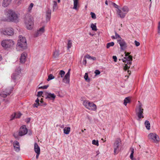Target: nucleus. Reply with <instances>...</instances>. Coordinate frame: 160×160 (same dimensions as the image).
Returning <instances> with one entry per match:
<instances>
[{
  "instance_id": "1",
  "label": "nucleus",
  "mask_w": 160,
  "mask_h": 160,
  "mask_svg": "<svg viewBox=\"0 0 160 160\" xmlns=\"http://www.w3.org/2000/svg\"><path fill=\"white\" fill-rule=\"evenodd\" d=\"M5 13L8 18L11 21L17 22L18 21V17L14 12L11 10L5 11Z\"/></svg>"
},
{
  "instance_id": "2",
  "label": "nucleus",
  "mask_w": 160,
  "mask_h": 160,
  "mask_svg": "<svg viewBox=\"0 0 160 160\" xmlns=\"http://www.w3.org/2000/svg\"><path fill=\"white\" fill-rule=\"evenodd\" d=\"M24 22L27 29H32L33 26V20L31 15L29 14H26L24 18Z\"/></svg>"
},
{
  "instance_id": "3",
  "label": "nucleus",
  "mask_w": 160,
  "mask_h": 160,
  "mask_svg": "<svg viewBox=\"0 0 160 160\" xmlns=\"http://www.w3.org/2000/svg\"><path fill=\"white\" fill-rule=\"evenodd\" d=\"M138 105L136 107V113L138 117V120L140 121L141 118H144L143 115V109L142 107V104L139 101H138Z\"/></svg>"
},
{
  "instance_id": "4",
  "label": "nucleus",
  "mask_w": 160,
  "mask_h": 160,
  "mask_svg": "<svg viewBox=\"0 0 160 160\" xmlns=\"http://www.w3.org/2000/svg\"><path fill=\"white\" fill-rule=\"evenodd\" d=\"M17 46V48H20L21 49H26L27 46L26 40L25 37L21 35L19 36Z\"/></svg>"
},
{
  "instance_id": "5",
  "label": "nucleus",
  "mask_w": 160,
  "mask_h": 160,
  "mask_svg": "<svg viewBox=\"0 0 160 160\" xmlns=\"http://www.w3.org/2000/svg\"><path fill=\"white\" fill-rule=\"evenodd\" d=\"M83 105L87 109L92 111H95L97 109V106L93 102L89 100H86L83 101Z\"/></svg>"
},
{
  "instance_id": "6",
  "label": "nucleus",
  "mask_w": 160,
  "mask_h": 160,
  "mask_svg": "<svg viewBox=\"0 0 160 160\" xmlns=\"http://www.w3.org/2000/svg\"><path fill=\"white\" fill-rule=\"evenodd\" d=\"M13 41L11 39H5L2 40L1 43L2 46L5 49L11 48L14 45Z\"/></svg>"
},
{
  "instance_id": "7",
  "label": "nucleus",
  "mask_w": 160,
  "mask_h": 160,
  "mask_svg": "<svg viewBox=\"0 0 160 160\" xmlns=\"http://www.w3.org/2000/svg\"><path fill=\"white\" fill-rule=\"evenodd\" d=\"M129 11V9L127 6H124L122 8V10L118 9L117 11V13L121 18H123Z\"/></svg>"
},
{
  "instance_id": "8",
  "label": "nucleus",
  "mask_w": 160,
  "mask_h": 160,
  "mask_svg": "<svg viewBox=\"0 0 160 160\" xmlns=\"http://www.w3.org/2000/svg\"><path fill=\"white\" fill-rule=\"evenodd\" d=\"M148 138L154 142L158 143L159 142V136L155 133H151L148 136Z\"/></svg>"
},
{
  "instance_id": "9",
  "label": "nucleus",
  "mask_w": 160,
  "mask_h": 160,
  "mask_svg": "<svg viewBox=\"0 0 160 160\" xmlns=\"http://www.w3.org/2000/svg\"><path fill=\"white\" fill-rule=\"evenodd\" d=\"M117 41L120 45L121 49L122 50H124L127 47V44L125 41L123 39H118Z\"/></svg>"
},
{
  "instance_id": "10",
  "label": "nucleus",
  "mask_w": 160,
  "mask_h": 160,
  "mask_svg": "<svg viewBox=\"0 0 160 160\" xmlns=\"http://www.w3.org/2000/svg\"><path fill=\"white\" fill-rule=\"evenodd\" d=\"M121 142V141L119 139L116 140L114 144V152L115 154H117L119 150V146L120 145V143Z\"/></svg>"
},
{
  "instance_id": "11",
  "label": "nucleus",
  "mask_w": 160,
  "mask_h": 160,
  "mask_svg": "<svg viewBox=\"0 0 160 160\" xmlns=\"http://www.w3.org/2000/svg\"><path fill=\"white\" fill-rule=\"evenodd\" d=\"M2 32L4 35L12 36L14 32L12 28H7L6 30H2Z\"/></svg>"
},
{
  "instance_id": "12",
  "label": "nucleus",
  "mask_w": 160,
  "mask_h": 160,
  "mask_svg": "<svg viewBox=\"0 0 160 160\" xmlns=\"http://www.w3.org/2000/svg\"><path fill=\"white\" fill-rule=\"evenodd\" d=\"M46 99L51 100H54L56 97V95L54 93L50 92H45Z\"/></svg>"
},
{
  "instance_id": "13",
  "label": "nucleus",
  "mask_w": 160,
  "mask_h": 160,
  "mask_svg": "<svg viewBox=\"0 0 160 160\" xmlns=\"http://www.w3.org/2000/svg\"><path fill=\"white\" fill-rule=\"evenodd\" d=\"M28 132V129L26 128L25 125L22 126L19 130V135L20 136H22L26 134Z\"/></svg>"
},
{
  "instance_id": "14",
  "label": "nucleus",
  "mask_w": 160,
  "mask_h": 160,
  "mask_svg": "<svg viewBox=\"0 0 160 160\" xmlns=\"http://www.w3.org/2000/svg\"><path fill=\"white\" fill-rule=\"evenodd\" d=\"M21 72V69L20 67H18L15 69V72L11 76V78L12 79L15 80L17 79L18 75Z\"/></svg>"
},
{
  "instance_id": "15",
  "label": "nucleus",
  "mask_w": 160,
  "mask_h": 160,
  "mask_svg": "<svg viewBox=\"0 0 160 160\" xmlns=\"http://www.w3.org/2000/svg\"><path fill=\"white\" fill-rule=\"evenodd\" d=\"M70 69H69L68 72L65 75L62 80L63 82L66 83H69L70 82Z\"/></svg>"
},
{
  "instance_id": "16",
  "label": "nucleus",
  "mask_w": 160,
  "mask_h": 160,
  "mask_svg": "<svg viewBox=\"0 0 160 160\" xmlns=\"http://www.w3.org/2000/svg\"><path fill=\"white\" fill-rule=\"evenodd\" d=\"M44 28V27L43 26L40 28L38 30H37V31L35 33L34 37H37L41 35L45 31Z\"/></svg>"
},
{
  "instance_id": "17",
  "label": "nucleus",
  "mask_w": 160,
  "mask_h": 160,
  "mask_svg": "<svg viewBox=\"0 0 160 160\" xmlns=\"http://www.w3.org/2000/svg\"><path fill=\"white\" fill-rule=\"evenodd\" d=\"M132 57L131 56H128L123 58L122 59V61L123 62L127 63V64L130 65L132 63Z\"/></svg>"
},
{
  "instance_id": "18",
  "label": "nucleus",
  "mask_w": 160,
  "mask_h": 160,
  "mask_svg": "<svg viewBox=\"0 0 160 160\" xmlns=\"http://www.w3.org/2000/svg\"><path fill=\"white\" fill-rule=\"evenodd\" d=\"M13 146L14 150L16 152H19L20 150V146L19 142L15 141L13 142Z\"/></svg>"
},
{
  "instance_id": "19",
  "label": "nucleus",
  "mask_w": 160,
  "mask_h": 160,
  "mask_svg": "<svg viewBox=\"0 0 160 160\" xmlns=\"http://www.w3.org/2000/svg\"><path fill=\"white\" fill-rule=\"evenodd\" d=\"M27 56V54L25 52H23L21 54L20 58V62H21L22 63H24L26 60Z\"/></svg>"
},
{
  "instance_id": "20",
  "label": "nucleus",
  "mask_w": 160,
  "mask_h": 160,
  "mask_svg": "<svg viewBox=\"0 0 160 160\" xmlns=\"http://www.w3.org/2000/svg\"><path fill=\"white\" fill-rule=\"evenodd\" d=\"M12 0H3L2 6L4 7H8L11 3Z\"/></svg>"
},
{
  "instance_id": "21",
  "label": "nucleus",
  "mask_w": 160,
  "mask_h": 160,
  "mask_svg": "<svg viewBox=\"0 0 160 160\" xmlns=\"http://www.w3.org/2000/svg\"><path fill=\"white\" fill-rule=\"evenodd\" d=\"M22 115V114L20 112H16L14 114L12 115L11 117V120L14 119V118H19Z\"/></svg>"
},
{
  "instance_id": "22",
  "label": "nucleus",
  "mask_w": 160,
  "mask_h": 160,
  "mask_svg": "<svg viewBox=\"0 0 160 160\" xmlns=\"http://www.w3.org/2000/svg\"><path fill=\"white\" fill-rule=\"evenodd\" d=\"M51 11L50 10H48L46 13V21L48 22L49 21L51 18Z\"/></svg>"
},
{
  "instance_id": "23",
  "label": "nucleus",
  "mask_w": 160,
  "mask_h": 160,
  "mask_svg": "<svg viewBox=\"0 0 160 160\" xmlns=\"http://www.w3.org/2000/svg\"><path fill=\"white\" fill-rule=\"evenodd\" d=\"M34 150L36 153H40V148L36 143L34 144Z\"/></svg>"
},
{
  "instance_id": "24",
  "label": "nucleus",
  "mask_w": 160,
  "mask_h": 160,
  "mask_svg": "<svg viewBox=\"0 0 160 160\" xmlns=\"http://www.w3.org/2000/svg\"><path fill=\"white\" fill-rule=\"evenodd\" d=\"M73 9L76 10H78V0H73Z\"/></svg>"
},
{
  "instance_id": "25",
  "label": "nucleus",
  "mask_w": 160,
  "mask_h": 160,
  "mask_svg": "<svg viewBox=\"0 0 160 160\" xmlns=\"http://www.w3.org/2000/svg\"><path fill=\"white\" fill-rule=\"evenodd\" d=\"M131 101V99L130 97H128L126 98L124 100V104L126 106L127 104V103H129Z\"/></svg>"
},
{
  "instance_id": "26",
  "label": "nucleus",
  "mask_w": 160,
  "mask_h": 160,
  "mask_svg": "<svg viewBox=\"0 0 160 160\" xmlns=\"http://www.w3.org/2000/svg\"><path fill=\"white\" fill-rule=\"evenodd\" d=\"M11 93L10 92H6L5 91H3L0 94V95L3 98H5L8 95H9Z\"/></svg>"
},
{
  "instance_id": "27",
  "label": "nucleus",
  "mask_w": 160,
  "mask_h": 160,
  "mask_svg": "<svg viewBox=\"0 0 160 160\" xmlns=\"http://www.w3.org/2000/svg\"><path fill=\"white\" fill-rule=\"evenodd\" d=\"M146 128L148 130H149L150 129V125L149 122L148 121L146 120L144 123Z\"/></svg>"
},
{
  "instance_id": "28",
  "label": "nucleus",
  "mask_w": 160,
  "mask_h": 160,
  "mask_svg": "<svg viewBox=\"0 0 160 160\" xmlns=\"http://www.w3.org/2000/svg\"><path fill=\"white\" fill-rule=\"evenodd\" d=\"M70 130V128L69 127H65L64 129V132L65 134H68Z\"/></svg>"
},
{
  "instance_id": "29",
  "label": "nucleus",
  "mask_w": 160,
  "mask_h": 160,
  "mask_svg": "<svg viewBox=\"0 0 160 160\" xmlns=\"http://www.w3.org/2000/svg\"><path fill=\"white\" fill-rule=\"evenodd\" d=\"M39 101H40L39 99L38 98H37L35 101L36 103H35L34 105V107L37 108L38 106L39 105H40V106L43 105L42 104H40V103H39Z\"/></svg>"
},
{
  "instance_id": "30",
  "label": "nucleus",
  "mask_w": 160,
  "mask_h": 160,
  "mask_svg": "<svg viewBox=\"0 0 160 160\" xmlns=\"http://www.w3.org/2000/svg\"><path fill=\"white\" fill-rule=\"evenodd\" d=\"M53 2V10L54 11V10H56L58 8V5L57 2L56 1H52Z\"/></svg>"
},
{
  "instance_id": "31",
  "label": "nucleus",
  "mask_w": 160,
  "mask_h": 160,
  "mask_svg": "<svg viewBox=\"0 0 160 160\" xmlns=\"http://www.w3.org/2000/svg\"><path fill=\"white\" fill-rule=\"evenodd\" d=\"M72 42L71 40H69L68 41L67 44V48L68 50H69L72 46Z\"/></svg>"
},
{
  "instance_id": "32",
  "label": "nucleus",
  "mask_w": 160,
  "mask_h": 160,
  "mask_svg": "<svg viewBox=\"0 0 160 160\" xmlns=\"http://www.w3.org/2000/svg\"><path fill=\"white\" fill-rule=\"evenodd\" d=\"M114 43L113 42H111L107 43L106 47L107 48H109L110 47H112L114 46Z\"/></svg>"
},
{
  "instance_id": "33",
  "label": "nucleus",
  "mask_w": 160,
  "mask_h": 160,
  "mask_svg": "<svg viewBox=\"0 0 160 160\" xmlns=\"http://www.w3.org/2000/svg\"><path fill=\"white\" fill-rule=\"evenodd\" d=\"M91 28H92V30L96 31L97 30V27L96 24L92 23L91 25Z\"/></svg>"
},
{
  "instance_id": "34",
  "label": "nucleus",
  "mask_w": 160,
  "mask_h": 160,
  "mask_svg": "<svg viewBox=\"0 0 160 160\" xmlns=\"http://www.w3.org/2000/svg\"><path fill=\"white\" fill-rule=\"evenodd\" d=\"M65 74V72L62 70H61L60 71L59 73V75L61 78H63L64 75Z\"/></svg>"
},
{
  "instance_id": "35",
  "label": "nucleus",
  "mask_w": 160,
  "mask_h": 160,
  "mask_svg": "<svg viewBox=\"0 0 160 160\" xmlns=\"http://www.w3.org/2000/svg\"><path fill=\"white\" fill-rule=\"evenodd\" d=\"M53 56L55 58H57L59 55V51L58 50H55L53 53Z\"/></svg>"
},
{
  "instance_id": "36",
  "label": "nucleus",
  "mask_w": 160,
  "mask_h": 160,
  "mask_svg": "<svg viewBox=\"0 0 160 160\" xmlns=\"http://www.w3.org/2000/svg\"><path fill=\"white\" fill-rule=\"evenodd\" d=\"M109 4L110 5H112L113 6H114L115 8L118 9V6L115 3L113 2H110Z\"/></svg>"
},
{
  "instance_id": "37",
  "label": "nucleus",
  "mask_w": 160,
  "mask_h": 160,
  "mask_svg": "<svg viewBox=\"0 0 160 160\" xmlns=\"http://www.w3.org/2000/svg\"><path fill=\"white\" fill-rule=\"evenodd\" d=\"M134 149L133 147H131L130 148V151L131 152V153L130 156V157H131V158H132V156H133V153H134Z\"/></svg>"
},
{
  "instance_id": "38",
  "label": "nucleus",
  "mask_w": 160,
  "mask_h": 160,
  "mask_svg": "<svg viewBox=\"0 0 160 160\" xmlns=\"http://www.w3.org/2000/svg\"><path fill=\"white\" fill-rule=\"evenodd\" d=\"M54 78V77L52 74H50L48 77V78L47 79V81H49L50 80Z\"/></svg>"
},
{
  "instance_id": "39",
  "label": "nucleus",
  "mask_w": 160,
  "mask_h": 160,
  "mask_svg": "<svg viewBox=\"0 0 160 160\" xmlns=\"http://www.w3.org/2000/svg\"><path fill=\"white\" fill-rule=\"evenodd\" d=\"M92 143L93 144L96 145L97 146H98V140H93L92 141Z\"/></svg>"
},
{
  "instance_id": "40",
  "label": "nucleus",
  "mask_w": 160,
  "mask_h": 160,
  "mask_svg": "<svg viewBox=\"0 0 160 160\" xmlns=\"http://www.w3.org/2000/svg\"><path fill=\"white\" fill-rule=\"evenodd\" d=\"M84 78L88 82H89L90 79L88 78V73H85V75H84Z\"/></svg>"
},
{
  "instance_id": "41",
  "label": "nucleus",
  "mask_w": 160,
  "mask_h": 160,
  "mask_svg": "<svg viewBox=\"0 0 160 160\" xmlns=\"http://www.w3.org/2000/svg\"><path fill=\"white\" fill-rule=\"evenodd\" d=\"M115 38L116 39H122L120 37V36L116 32H115Z\"/></svg>"
},
{
  "instance_id": "42",
  "label": "nucleus",
  "mask_w": 160,
  "mask_h": 160,
  "mask_svg": "<svg viewBox=\"0 0 160 160\" xmlns=\"http://www.w3.org/2000/svg\"><path fill=\"white\" fill-rule=\"evenodd\" d=\"M157 32L158 33L160 34V21L158 23Z\"/></svg>"
},
{
  "instance_id": "43",
  "label": "nucleus",
  "mask_w": 160,
  "mask_h": 160,
  "mask_svg": "<svg viewBox=\"0 0 160 160\" xmlns=\"http://www.w3.org/2000/svg\"><path fill=\"white\" fill-rule=\"evenodd\" d=\"M33 3H31L29 7H28V10L29 12H30L31 9H32V8L33 7Z\"/></svg>"
},
{
  "instance_id": "44",
  "label": "nucleus",
  "mask_w": 160,
  "mask_h": 160,
  "mask_svg": "<svg viewBox=\"0 0 160 160\" xmlns=\"http://www.w3.org/2000/svg\"><path fill=\"white\" fill-rule=\"evenodd\" d=\"M90 15L91 16L92 18L93 19H95L96 18V16L95 14L92 12H91L90 13Z\"/></svg>"
},
{
  "instance_id": "45",
  "label": "nucleus",
  "mask_w": 160,
  "mask_h": 160,
  "mask_svg": "<svg viewBox=\"0 0 160 160\" xmlns=\"http://www.w3.org/2000/svg\"><path fill=\"white\" fill-rule=\"evenodd\" d=\"M128 64H126L125 65L124 67V69L125 70H127L129 69V68H130V66H128Z\"/></svg>"
},
{
  "instance_id": "46",
  "label": "nucleus",
  "mask_w": 160,
  "mask_h": 160,
  "mask_svg": "<svg viewBox=\"0 0 160 160\" xmlns=\"http://www.w3.org/2000/svg\"><path fill=\"white\" fill-rule=\"evenodd\" d=\"M48 86H49L48 85H45L44 86H41L40 87H39V88H42V89H46L48 87Z\"/></svg>"
},
{
  "instance_id": "47",
  "label": "nucleus",
  "mask_w": 160,
  "mask_h": 160,
  "mask_svg": "<svg viewBox=\"0 0 160 160\" xmlns=\"http://www.w3.org/2000/svg\"><path fill=\"white\" fill-rule=\"evenodd\" d=\"M96 74V75H97L99 74L100 73V71L98 70H96L94 72Z\"/></svg>"
},
{
  "instance_id": "48",
  "label": "nucleus",
  "mask_w": 160,
  "mask_h": 160,
  "mask_svg": "<svg viewBox=\"0 0 160 160\" xmlns=\"http://www.w3.org/2000/svg\"><path fill=\"white\" fill-rule=\"evenodd\" d=\"M134 43L136 46L137 47L139 46L140 45V43L138 42L136 40L134 41Z\"/></svg>"
},
{
  "instance_id": "49",
  "label": "nucleus",
  "mask_w": 160,
  "mask_h": 160,
  "mask_svg": "<svg viewBox=\"0 0 160 160\" xmlns=\"http://www.w3.org/2000/svg\"><path fill=\"white\" fill-rule=\"evenodd\" d=\"M43 93V92L42 91H39L38 92V93L37 96L38 97H40L42 95Z\"/></svg>"
},
{
  "instance_id": "50",
  "label": "nucleus",
  "mask_w": 160,
  "mask_h": 160,
  "mask_svg": "<svg viewBox=\"0 0 160 160\" xmlns=\"http://www.w3.org/2000/svg\"><path fill=\"white\" fill-rule=\"evenodd\" d=\"M82 63L83 65H85L87 63V61L86 59L84 58L82 61Z\"/></svg>"
},
{
  "instance_id": "51",
  "label": "nucleus",
  "mask_w": 160,
  "mask_h": 160,
  "mask_svg": "<svg viewBox=\"0 0 160 160\" xmlns=\"http://www.w3.org/2000/svg\"><path fill=\"white\" fill-rule=\"evenodd\" d=\"M112 58L115 62H116L117 61V57L116 56H113L112 57Z\"/></svg>"
},
{
  "instance_id": "52",
  "label": "nucleus",
  "mask_w": 160,
  "mask_h": 160,
  "mask_svg": "<svg viewBox=\"0 0 160 160\" xmlns=\"http://www.w3.org/2000/svg\"><path fill=\"white\" fill-rule=\"evenodd\" d=\"M85 58H87L88 59H91V57L89 55H87L85 56Z\"/></svg>"
},
{
  "instance_id": "53",
  "label": "nucleus",
  "mask_w": 160,
  "mask_h": 160,
  "mask_svg": "<svg viewBox=\"0 0 160 160\" xmlns=\"http://www.w3.org/2000/svg\"><path fill=\"white\" fill-rule=\"evenodd\" d=\"M36 153V158L37 159H38V157L40 154V153Z\"/></svg>"
},
{
  "instance_id": "54",
  "label": "nucleus",
  "mask_w": 160,
  "mask_h": 160,
  "mask_svg": "<svg viewBox=\"0 0 160 160\" xmlns=\"http://www.w3.org/2000/svg\"><path fill=\"white\" fill-rule=\"evenodd\" d=\"M130 53L128 52H127L125 55L126 57H127L128 56H131L129 55Z\"/></svg>"
},
{
  "instance_id": "55",
  "label": "nucleus",
  "mask_w": 160,
  "mask_h": 160,
  "mask_svg": "<svg viewBox=\"0 0 160 160\" xmlns=\"http://www.w3.org/2000/svg\"><path fill=\"white\" fill-rule=\"evenodd\" d=\"M91 59H92L93 60H95L96 59V58L94 57H91Z\"/></svg>"
},
{
  "instance_id": "56",
  "label": "nucleus",
  "mask_w": 160,
  "mask_h": 160,
  "mask_svg": "<svg viewBox=\"0 0 160 160\" xmlns=\"http://www.w3.org/2000/svg\"><path fill=\"white\" fill-rule=\"evenodd\" d=\"M130 158L132 160H136L135 159L133 158V156H132V158H131V157H130Z\"/></svg>"
},
{
  "instance_id": "57",
  "label": "nucleus",
  "mask_w": 160,
  "mask_h": 160,
  "mask_svg": "<svg viewBox=\"0 0 160 160\" xmlns=\"http://www.w3.org/2000/svg\"><path fill=\"white\" fill-rule=\"evenodd\" d=\"M111 38H112L113 39H116V38H115V36H112V37H111Z\"/></svg>"
},
{
  "instance_id": "58",
  "label": "nucleus",
  "mask_w": 160,
  "mask_h": 160,
  "mask_svg": "<svg viewBox=\"0 0 160 160\" xmlns=\"http://www.w3.org/2000/svg\"><path fill=\"white\" fill-rule=\"evenodd\" d=\"M40 104H42L43 105V104H42L43 103V101H42V100H41L40 101Z\"/></svg>"
},
{
  "instance_id": "59",
  "label": "nucleus",
  "mask_w": 160,
  "mask_h": 160,
  "mask_svg": "<svg viewBox=\"0 0 160 160\" xmlns=\"http://www.w3.org/2000/svg\"><path fill=\"white\" fill-rule=\"evenodd\" d=\"M105 3L106 5H108V2L106 0L105 2Z\"/></svg>"
},
{
  "instance_id": "60",
  "label": "nucleus",
  "mask_w": 160,
  "mask_h": 160,
  "mask_svg": "<svg viewBox=\"0 0 160 160\" xmlns=\"http://www.w3.org/2000/svg\"><path fill=\"white\" fill-rule=\"evenodd\" d=\"M60 2V0H58V2L59 3Z\"/></svg>"
},
{
  "instance_id": "61",
  "label": "nucleus",
  "mask_w": 160,
  "mask_h": 160,
  "mask_svg": "<svg viewBox=\"0 0 160 160\" xmlns=\"http://www.w3.org/2000/svg\"><path fill=\"white\" fill-rule=\"evenodd\" d=\"M1 59H2V58H1V55H0V61L1 60Z\"/></svg>"
},
{
  "instance_id": "62",
  "label": "nucleus",
  "mask_w": 160,
  "mask_h": 160,
  "mask_svg": "<svg viewBox=\"0 0 160 160\" xmlns=\"http://www.w3.org/2000/svg\"><path fill=\"white\" fill-rule=\"evenodd\" d=\"M28 122H29L30 121V119L29 118H28Z\"/></svg>"
},
{
  "instance_id": "63",
  "label": "nucleus",
  "mask_w": 160,
  "mask_h": 160,
  "mask_svg": "<svg viewBox=\"0 0 160 160\" xmlns=\"http://www.w3.org/2000/svg\"><path fill=\"white\" fill-rule=\"evenodd\" d=\"M151 2V4L152 3L151 0H149Z\"/></svg>"
},
{
  "instance_id": "64",
  "label": "nucleus",
  "mask_w": 160,
  "mask_h": 160,
  "mask_svg": "<svg viewBox=\"0 0 160 160\" xmlns=\"http://www.w3.org/2000/svg\"><path fill=\"white\" fill-rule=\"evenodd\" d=\"M82 132H84V131L83 130H82Z\"/></svg>"
}]
</instances>
